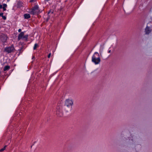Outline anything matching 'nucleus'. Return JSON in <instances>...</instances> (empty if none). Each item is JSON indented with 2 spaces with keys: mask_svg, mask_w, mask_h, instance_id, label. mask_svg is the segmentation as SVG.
I'll list each match as a JSON object with an SVG mask.
<instances>
[{
  "mask_svg": "<svg viewBox=\"0 0 152 152\" xmlns=\"http://www.w3.org/2000/svg\"><path fill=\"white\" fill-rule=\"evenodd\" d=\"M73 102L72 100L67 99L65 102L64 109L66 112H68L72 110Z\"/></svg>",
  "mask_w": 152,
  "mask_h": 152,
  "instance_id": "1",
  "label": "nucleus"
},
{
  "mask_svg": "<svg viewBox=\"0 0 152 152\" xmlns=\"http://www.w3.org/2000/svg\"><path fill=\"white\" fill-rule=\"evenodd\" d=\"M100 61V55L98 52H95L92 57V62L96 65L99 64Z\"/></svg>",
  "mask_w": 152,
  "mask_h": 152,
  "instance_id": "2",
  "label": "nucleus"
},
{
  "mask_svg": "<svg viewBox=\"0 0 152 152\" xmlns=\"http://www.w3.org/2000/svg\"><path fill=\"white\" fill-rule=\"evenodd\" d=\"M40 12V10L37 5L34 6L30 12V13L32 15L38 14Z\"/></svg>",
  "mask_w": 152,
  "mask_h": 152,
  "instance_id": "3",
  "label": "nucleus"
},
{
  "mask_svg": "<svg viewBox=\"0 0 152 152\" xmlns=\"http://www.w3.org/2000/svg\"><path fill=\"white\" fill-rule=\"evenodd\" d=\"M25 32V31L21 32L19 34L18 37V40H19L21 39H24L26 40H27L28 35L27 34L24 35Z\"/></svg>",
  "mask_w": 152,
  "mask_h": 152,
  "instance_id": "4",
  "label": "nucleus"
},
{
  "mask_svg": "<svg viewBox=\"0 0 152 152\" xmlns=\"http://www.w3.org/2000/svg\"><path fill=\"white\" fill-rule=\"evenodd\" d=\"M8 38L7 35L4 34H0V40L3 42H5L7 41Z\"/></svg>",
  "mask_w": 152,
  "mask_h": 152,
  "instance_id": "5",
  "label": "nucleus"
},
{
  "mask_svg": "<svg viewBox=\"0 0 152 152\" xmlns=\"http://www.w3.org/2000/svg\"><path fill=\"white\" fill-rule=\"evenodd\" d=\"M4 51L9 53L13 52L15 50L14 48L13 45L4 48Z\"/></svg>",
  "mask_w": 152,
  "mask_h": 152,
  "instance_id": "6",
  "label": "nucleus"
},
{
  "mask_svg": "<svg viewBox=\"0 0 152 152\" xmlns=\"http://www.w3.org/2000/svg\"><path fill=\"white\" fill-rule=\"evenodd\" d=\"M56 114L59 117H61L63 115V113L62 110L59 107H58L57 108Z\"/></svg>",
  "mask_w": 152,
  "mask_h": 152,
  "instance_id": "7",
  "label": "nucleus"
},
{
  "mask_svg": "<svg viewBox=\"0 0 152 152\" xmlns=\"http://www.w3.org/2000/svg\"><path fill=\"white\" fill-rule=\"evenodd\" d=\"M151 31V28L148 26H147L145 30V32L146 34H148Z\"/></svg>",
  "mask_w": 152,
  "mask_h": 152,
  "instance_id": "8",
  "label": "nucleus"
},
{
  "mask_svg": "<svg viewBox=\"0 0 152 152\" xmlns=\"http://www.w3.org/2000/svg\"><path fill=\"white\" fill-rule=\"evenodd\" d=\"M24 18L25 19H28L30 18V15L29 14H26L24 15Z\"/></svg>",
  "mask_w": 152,
  "mask_h": 152,
  "instance_id": "9",
  "label": "nucleus"
},
{
  "mask_svg": "<svg viewBox=\"0 0 152 152\" xmlns=\"http://www.w3.org/2000/svg\"><path fill=\"white\" fill-rule=\"evenodd\" d=\"M10 69V66H5L4 69V71H6L9 70Z\"/></svg>",
  "mask_w": 152,
  "mask_h": 152,
  "instance_id": "10",
  "label": "nucleus"
},
{
  "mask_svg": "<svg viewBox=\"0 0 152 152\" xmlns=\"http://www.w3.org/2000/svg\"><path fill=\"white\" fill-rule=\"evenodd\" d=\"M7 5L6 4H3V7H2V9L4 11H5L6 10V8L7 7Z\"/></svg>",
  "mask_w": 152,
  "mask_h": 152,
  "instance_id": "11",
  "label": "nucleus"
},
{
  "mask_svg": "<svg viewBox=\"0 0 152 152\" xmlns=\"http://www.w3.org/2000/svg\"><path fill=\"white\" fill-rule=\"evenodd\" d=\"M38 46V45L37 44V43H36L34 44V50H35L37 48Z\"/></svg>",
  "mask_w": 152,
  "mask_h": 152,
  "instance_id": "12",
  "label": "nucleus"
},
{
  "mask_svg": "<svg viewBox=\"0 0 152 152\" xmlns=\"http://www.w3.org/2000/svg\"><path fill=\"white\" fill-rule=\"evenodd\" d=\"M7 146L6 145L5 146H4L2 148H1V149L0 150V151L1 152H2V151H3L4 150H5V148H6V147Z\"/></svg>",
  "mask_w": 152,
  "mask_h": 152,
  "instance_id": "13",
  "label": "nucleus"
},
{
  "mask_svg": "<svg viewBox=\"0 0 152 152\" xmlns=\"http://www.w3.org/2000/svg\"><path fill=\"white\" fill-rule=\"evenodd\" d=\"M53 11L52 10H50L48 12V14L49 15L50 13H53Z\"/></svg>",
  "mask_w": 152,
  "mask_h": 152,
  "instance_id": "14",
  "label": "nucleus"
},
{
  "mask_svg": "<svg viewBox=\"0 0 152 152\" xmlns=\"http://www.w3.org/2000/svg\"><path fill=\"white\" fill-rule=\"evenodd\" d=\"M2 17L3 18V19H4V20H5L6 19V17H5V16H4L3 15L2 16Z\"/></svg>",
  "mask_w": 152,
  "mask_h": 152,
  "instance_id": "15",
  "label": "nucleus"
},
{
  "mask_svg": "<svg viewBox=\"0 0 152 152\" xmlns=\"http://www.w3.org/2000/svg\"><path fill=\"white\" fill-rule=\"evenodd\" d=\"M51 53H50L48 54V58H50V56H51Z\"/></svg>",
  "mask_w": 152,
  "mask_h": 152,
  "instance_id": "16",
  "label": "nucleus"
},
{
  "mask_svg": "<svg viewBox=\"0 0 152 152\" xmlns=\"http://www.w3.org/2000/svg\"><path fill=\"white\" fill-rule=\"evenodd\" d=\"M102 50L101 51V50H100V55L101 56H102Z\"/></svg>",
  "mask_w": 152,
  "mask_h": 152,
  "instance_id": "17",
  "label": "nucleus"
},
{
  "mask_svg": "<svg viewBox=\"0 0 152 152\" xmlns=\"http://www.w3.org/2000/svg\"><path fill=\"white\" fill-rule=\"evenodd\" d=\"M129 142L130 143H132L133 142V140H129ZM132 144H133V143H132Z\"/></svg>",
  "mask_w": 152,
  "mask_h": 152,
  "instance_id": "18",
  "label": "nucleus"
},
{
  "mask_svg": "<svg viewBox=\"0 0 152 152\" xmlns=\"http://www.w3.org/2000/svg\"><path fill=\"white\" fill-rule=\"evenodd\" d=\"M3 13H0V17L1 16H2V15H3Z\"/></svg>",
  "mask_w": 152,
  "mask_h": 152,
  "instance_id": "19",
  "label": "nucleus"
},
{
  "mask_svg": "<svg viewBox=\"0 0 152 152\" xmlns=\"http://www.w3.org/2000/svg\"><path fill=\"white\" fill-rule=\"evenodd\" d=\"M2 5H0V9H2Z\"/></svg>",
  "mask_w": 152,
  "mask_h": 152,
  "instance_id": "20",
  "label": "nucleus"
},
{
  "mask_svg": "<svg viewBox=\"0 0 152 152\" xmlns=\"http://www.w3.org/2000/svg\"><path fill=\"white\" fill-rule=\"evenodd\" d=\"M21 31V29L20 28L18 29V32H20Z\"/></svg>",
  "mask_w": 152,
  "mask_h": 152,
  "instance_id": "21",
  "label": "nucleus"
},
{
  "mask_svg": "<svg viewBox=\"0 0 152 152\" xmlns=\"http://www.w3.org/2000/svg\"><path fill=\"white\" fill-rule=\"evenodd\" d=\"M34 1V0H30V2H33Z\"/></svg>",
  "mask_w": 152,
  "mask_h": 152,
  "instance_id": "22",
  "label": "nucleus"
},
{
  "mask_svg": "<svg viewBox=\"0 0 152 152\" xmlns=\"http://www.w3.org/2000/svg\"><path fill=\"white\" fill-rule=\"evenodd\" d=\"M111 52V50H110L108 51V52L109 53H110Z\"/></svg>",
  "mask_w": 152,
  "mask_h": 152,
  "instance_id": "23",
  "label": "nucleus"
},
{
  "mask_svg": "<svg viewBox=\"0 0 152 152\" xmlns=\"http://www.w3.org/2000/svg\"><path fill=\"white\" fill-rule=\"evenodd\" d=\"M45 1H49L50 0H45Z\"/></svg>",
  "mask_w": 152,
  "mask_h": 152,
  "instance_id": "24",
  "label": "nucleus"
},
{
  "mask_svg": "<svg viewBox=\"0 0 152 152\" xmlns=\"http://www.w3.org/2000/svg\"><path fill=\"white\" fill-rule=\"evenodd\" d=\"M34 58V57L33 56V57L32 58V59H33V58Z\"/></svg>",
  "mask_w": 152,
  "mask_h": 152,
  "instance_id": "25",
  "label": "nucleus"
},
{
  "mask_svg": "<svg viewBox=\"0 0 152 152\" xmlns=\"http://www.w3.org/2000/svg\"><path fill=\"white\" fill-rule=\"evenodd\" d=\"M10 0H7V1H9Z\"/></svg>",
  "mask_w": 152,
  "mask_h": 152,
  "instance_id": "26",
  "label": "nucleus"
},
{
  "mask_svg": "<svg viewBox=\"0 0 152 152\" xmlns=\"http://www.w3.org/2000/svg\"><path fill=\"white\" fill-rule=\"evenodd\" d=\"M1 27L0 26V29H1Z\"/></svg>",
  "mask_w": 152,
  "mask_h": 152,
  "instance_id": "27",
  "label": "nucleus"
}]
</instances>
